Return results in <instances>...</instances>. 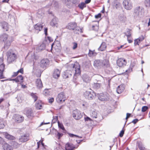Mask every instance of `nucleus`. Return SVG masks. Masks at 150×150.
I'll return each mask as SVG.
<instances>
[{
  "label": "nucleus",
  "instance_id": "f257e3e1",
  "mask_svg": "<svg viewBox=\"0 0 150 150\" xmlns=\"http://www.w3.org/2000/svg\"><path fill=\"white\" fill-rule=\"evenodd\" d=\"M71 67L72 68V71L69 70H66L63 73V77L65 79L70 78L71 77L72 74L73 73L74 74L73 81L75 83L78 84L76 79L77 76L80 74V66L78 63H76L71 64Z\"/></svg>",
  "mask_w": 150,
  "mask_h": 150
},
{
  "label": "nucleus",
  "instance_id": "f03ea898",
  "mask_svg": "<svg viewBox=\"0 0 150 150\" xmlns=\"http://www.w3.org/2000/svg\"><path fill=\"white\" fill-rule=\"evenodd\" d=\"M13 40V38L12 37L9 36L6 33H4L0 35V41L4 42V47L6 50L10 46Z\"/></svg>",
  "mask_w": 150,
  "mask_h": 150
},
{
  "label": "nucleus",
  "instance_id": "7ed1b4c3",
  "mask_svg": "<svg viewBox=\"0 0 150 150\" xmlns=\"http://www.w3.org/2000/svg\"><path fill=\"white\" fill-rule=\"evenodd\" d=\"M144 10L139 6L137 7L134 9V16L136 18H139L142 17L144 15Z\"/></svg>",
  "mask_w": 150,
  "mask_h": 150
},
{
  "label": "nucleus",
  "instance_id": "20e7f679",
  "mask_svg": "<svg viewBox=\"0 0 150 150\" xmlns=\"http://www.w3.org/2000/svg\"><path fill=\"white\" fill-rule=\"evenodd\" d=\"M8 62L10 63L13 62L17 58L16 55L12 51H8L7 53Z\"/></svg>",
  "mask_w": 150,
  "mask_h": 150
},
{
  "label": "nucleus",
  "instance_id": "39448f33",
  "mask_svg": "<svg viewBox=\"0 0 150 150\" xmlns=\"http://www.w3.org/2000/svg\"><path fill=\"white\" fill-rule=\"evenodd\" d=\"M123 4L124 8L127 10H130L133 7L132 4L130 0H124Z\"/></svg>",
  "mask_w": 150,
  "mask_h": 150
},
{
  "label": "nucleus",
  "instance_id": "423d86ee",
  "mask_svg": "<svg viewBox=\"0 0 150 150\" xmlns=\"http://www.w3.org/2000/svg\"><path fill=\"white\" fill-rule=\"evenodd\" d=\"M84 96L89 100H91L96 96V93L93 91H87L84 93Z\"/></svg>",
  "mask_w": 150,
  "mask_h": 150
},
{
  "label": "nucleus",
  "instance_id": "0eeeda50",
  "mask_svg": "<svg viewBox=\"0 0 150 150\" xmlns=\"http://www.w3.org/2000/svg\"><path fill=\"white\" fill-rule=\"evenodd\" d=\"M66 100L64 93L62 92L58 94L57 97L56 98V101L57 103H63Z\"/></svg>",
  "mask_w": 150,
  "mask_h": 150
},
{
  "label": "nucleus",
  "instance_id": "6e6552de",
  "mask_svg": "<svg viewBox=\"0 0 150 150\" xmlns=\"http://www.w3.org/2000/svg\"><path fill=\"white\" fill-rule=\"evenodd\" d=\"M4 67L5 65L3 63V59L0 58V79L4 78L3 72L4 69Z\"/></svg>",
  "mask_w": 150,
  "mask_h": 150
},
{
  "label": "nucleus",
  "instance_id": "1a4fd4ad",
  "mask_svg": "<svg viewBox=\"0 0 150 150\" xmlns=\"http://www.w3.org/2000/svg\"><path fill=\"white\" fill-rule=\"evenodd\" d=\"M73 117L76 120L79 119L82 117V115L79 110L76 109L73 111Z\"/></svg>",
  "mask_w": 150,
  "mask_h": 150
},
{
  "label": "nucleus",
  "instance_id": "9d476101",
  "mask_svg": "<svg viewBox=\"0 0 150 150\" xmlns=\"http://www.w3.org/2000/svg\"><path fill=\"white\" fill-rule=\"evenodd\" d=\"M98 98L102 101H107L109 99V96L106 94L100 93L98 95Z\"/></svg>",
  "mask_w": 150,
  "mask_h": 150
},
{
  "label": "nucleus",
  "instance_id": "9b49d317",
  "mask_svg": "<svg viewBox=\"0 0 150 150\" xmlns=\"http://www.w3.org/2000/svg\"><path fill=\"white\" fill-rule=\"evenodd\" d=\"M50 61L47 59H42L40 62V67L43 68H46L49 65Z\"/></svg>",
  "mask_w": 150,
  "mask_h": 150
},
{
  "label": "nucleus",
  "instance_id": "f8f14e48",
  "mask_svg": "<svg viewBox=\"0 0 150 150\" xmlns=\"http://www.w3.org/2000/svg\"><path fill=\"white\" fill-rule=\"evenodd\" d=\"M13 119L16 122L20 123L23 121L24 117L20 115H15L13 116Z\"/></svg>",
  "mask_w": 150,
  "mask_h": 150
},
{
  "label": "nucleus",
  "instance_id": "ddd939ff",
  "mask_svg": "<svg viewBox=\"0 0 150 150\" xmlns=\"http://www.w3.org/2000/svg\"><path fill=\"white\" fill-rule=\"evenodd\" d=\"M0 25L4 32L8 31L9 29V25L5 22H1Z\"/></svg>",
  "mask_w": 150,
  "mask_h": 150
},
{
  "label": "nucleus",
  "instance_id": "4468645a",
  "mask_svg": "<svg viewBox=\"0 0 150 150\" xmlns=\"http://www.w3.org/2000/svg\"><path fill=\"white\" fill-rule=\"evenodd\" d=\"M58 19L56 17H54L50 22V25L53 27H57L58 26Z\"/></svg>",
  "mask_w": 150,
  "mask_h": 150
},
{
  "label": "nucleus",
  "instance_id": "2eb2a0df",
  "mask_svg": "<svg viewBox=\"0 0 150 150\" xmlns=\"http://www.w3.org/2000/svg\"><path fill=\"white\" fill-rule=\"evenodd\" d=\"M117 63L119 67H122L125 65L127 62L125 59L120 58L117 60Z\"/></svg>",
  "mask_w": 150,
  "mask_h": 150
},
{
  "label": "nucleus",
  "instance_id": "dca6fc26",
  "mask_svg": "<svg viewBox=\"0 0 150 150\" xmlns=\"http://www.w3.org/2000/svg\"><path fill=\"white\" fill-rule=\"evenodd\" d=\"M102 63V67H106L111 70V68L110 67V65L109 64V61L107 59H104L101 61Z\"/></svg>",
  "mask_w": 150,
  "mask_h": 150
},
{
  "label": "nucleus",
  "instance_id": "f3484780",
  "mask_svg": "<svg viewBox=\"0 0 150 150\" xmlns=\"http://www.w3.org/2000/svg\"><path fill=\"white\" fill-rule=\"evenodd\" d=\"M77 26V24L75 22H71L69 23L67 28L70 30H74Z\"/></svg>",
  "mask_w": 150,
  "mask_h": 150
},
{
  "label": "nucleus",
  "instance_id": "a211bd4d",
  "mask_svg": "<svg viewBox=\"0 0 150 150\" xmlns=\"http://www.w3.org/2000/svg\"><path fill=\"white\" fill-rule=\"evenodd\" d=\"M102 64L101 61L100 60H96L94 62L93 65L95 67L100 69L102 67Z\"/></svg>",
  "mask_w": 150,
  "mask_h": 150
},
{
  "label": "nucleus",
  "instance_id": "6ab92c4d",
  "mask_svg": "<svg viewBox=\"0 0 150 150\" xmlns=\"http://www.w3.org/2000/svg\"><path fill=\"white\" fill-rule=\"evenodd\" d=\"M26 115L29 118H31L34 117V113L31 109H28L26 111Z\"/></svg>",
  "mask_w": 150,
  "mask_h": 150
},
{
  "label": "nucleus",
  "instance_id": "aec40b11",
  "mask_svg": "<svg viewBox=\"0 0 150 150\" xmlns=\"http://www.w3.org/2000/svg\"><path fill=\"white\" fill-rule=\"evenodd\" d=\"M60 74V71L57 69L54 70L53 74V77L55 79H57L59 77Z\"/></svg>",
  "mask_w": 150,
  "mask_h": 150
},
{
  "label": "nucleus",
  "instance_id": "412c9836",
  "mask_svg": "<svg viewBox=\"0 0 150 150\" xmlns=\"http://www.w3.org/2000/svg\"><path fill=\"white\" fill-rule=\"evenodd\" d=\"M43 25L42 24L38 23L34 25V29L35 30L36 32L38 33L40 31L43 27Z\"/></svg>",
  "mask_w": 150,
  "mask_h": 150
},
{
  "label": "nucleus",
  "instance_id": "4be33fe9",
  "mask_svg": "<svg viewBox=\"0 0 150 150\" xmlns=\"http://www.w3.org/2000/svg\"><path fill=\"white\" fill-rule=\"evenodd\" d=\"M28 139V137L26 135H24L21 136L19 138V141L22 142H26L27 141Z\"/></svg>",
  "mask_w": 150,
  "mask_h": 150
},
{
  "label": "nucleus",
  "instance_id": "5701e85b",
  "mask_svg": "<svg viewBox=\"0 0 150 150\" xmlns=\"http://www.w3.org/2000/svg\"><path fill=\"white\" fill-rule=\"evenodd\" d=\"M125 87L124 85H120L118 86L117 89V92L118 93H121L124 90Z\"/></svg>",
  "mask_w": 150,
  "mask_h": 150
},
{
  "label": "nucleus",
  "instance_id": "b1692460",
  "mask_svg": "<svg viewBox=\"0 0 150 150\" xmlns=\"http://www.w3.org/2000/svg\"><path fill=\"white\" fill-rule=\"evenodd\" d=\"M36 85L38 88H40L42 87V84L40 79H38L36 81Z\"/></svg>",
  "mask_w": 150,
  "mask_h": 150
},
{
  "label": "nucleus",
  "instance_id": "393cba45",
  "mask_svg": "<svg viewBox=\"0 0 150 150\" xmlns=\"http://www.w3.org/2000/svg\"><path fill=\"white\" fill-rule=\"evenodd\" d=\"M4 135L5 138L9 140H14L15 138L14 137L9 134L6 132H5Z\"/></svg>",
  "mask_w": 150,
  "mask_h": 150
},
{
  "label": "nucleus",
  "instance_id": "a878e982",
  "mask_svg": "<svg viewBox=\"0 0 150 150\" xmlns=\"http://www.w3.org/2000/svg\"><path fill=\"white\" fill-rule=\"evenodd\" d=\"M106 48V45L105 42H103L102 43L100 47L98 48L99 50L103 51L105 50Z\"/></svg>",
  "mask_w": 150,
  "mask_h": 150
},
{
  "label": "nucleus",
  "instance_id": "bb28decb",
  "mask_svg": "<svg viewBox=\"0 0 150 150\" xmlns=\"http://www.w3.org/2000/svg\"><path fill=\"white\" fill-rule=\"evenodd\" d=\"M3 147L4 150H13L11 146L7 143H4Z\"/></svg>",
  "mask_w": 150,
  "mask_h": 150
},
{
  "label": "nucleus",
  "instance_id": "cd10ccee",
  "mask_svg": "<svg viewBox=\"0 0 150 150\" xmlns=\"http://www.w3.org/2000/svg\"><path fill=\"white\" fill-rule=\"evenodd\" d=\"M23 78L21 75H20L18 76L16 78L13 79V80L15 81L16 82H22Z\"/></svg>",
  "mask_w": 150,
  "mask_h": 150
},
{
  "label": "nucleus",
  "instance_id": "c85d7f7f",
  "mask_svg": "<svg viewBox=\"0 0 150 150\" xmlns=\"http://www.w3.org/2000/svg\"><path fill=\"white\" fill-rule=\"evenodd\" d=\"M82 78L83 81L86 83L88 82L90 80V78L86 74L83 75Z\"/></svg>",
  "mask_w": 150,
  "mask_h": 150
},
{
  "label": "nucleus",
  "instance_id": "c756f323",
  "mask_svg": "<svg viewBox=\"0 0 150 150\" xmlns=\"http://www.w3.org/2000/svg\"><path fill=\"white\" fill-rule=\"evenodd\" d=\"M45 47V45L44 43H42L40 45L38 46L37 48V50L39 51H41L44 50Z\"/></svg>",
  "mask_w": 150,
  "mask_h": 150
},
{
  "label": "nucleus",
  "instance_id": "7c9ffc66",
  "mask_svg": "<svg viewBox=\"0 0 150 150\" xmlns=\"http://www.w3.org/2000/svg\"><path fill=\"white\" fill-rule=\"evenodd\" d=\"M5 122L3 119L0 118V129L3 128L5 126Z\"/></svg>",
  "mask_w": 150,
  "mask_h": 150
},
{
  "label": "nucleus",
  "instance_id": "2f4dec72",
  "mask_svg": "<svg viewBox=\"0 0 150 150\" xmlns=\"http://www.w3.org/2000/svg\"><path fill=\"white\" fill-rule=\"evenodd\" d=\"M75 28V30L74 31L75 33L79 34L83 32L81 29L80 28L76 26Z\"/></svg>",
  "mask_w": 150,
  "mask_h": 150
},
{
  "label": "nucleus",
  "instance_id": "473e14b6",
  "mask_svg": "<svg viewBox=\"0 0 150 150\" xmlns=\"http://www.w3.org/2000/svg\"><path fill=\"white\" fill-rule=\"evenodd\" d=\"M65 149L66 150H72L73 146L69 143H67L65 145Z\"/></svg>",
  "mask_w": 150,
  "mask_h": 150
},
{
  "label": "nucleus",
  "instance_id": "72a5a7b5",
  "mask_svg": "<svg viewBox=\"0 0 150 150\" xmlns=\"http://www.w3.org/2000/svg\"><path fill=\"white\" fill-rule=\"evenodd\" d=\"M91 116L93 118H96L97 117V113L95 111H92L91 114Z\"/></svg>",
  "mask_w": 150,
  "mask_h": 150
},
{
  "label": "nucleus",
  "instance_id": "f704fd0d",
  "mask_svg": "<svg viewBox=\"0 0 150 150\" xmlns=\"http://www.w3.org/2000/svg\"><path fill=\"white\" fill-rule=\"evenodd\" d=\"M120 20L123 22H125L126 20V17L123 15H121L119 17Z\"/></svg>",
  "mask_w": 150,
  "mask_h": 150
},
{
  "label": "nucleus",
  "instance_id": "c9c22d12",
  "mask_svg": "<svg viewBox=\"0 0 150 150\" xmlns=\"http://www.w3.org/2000/svg\"><path fill=\"white\" fill-rule=\"evenodd\" d=\"M78 7L81 9H83L84 7H86V5L85 3L83 2H81L78 5Z\"/></svg>",
  "mask_w": 150,
  "mask_h": 150
},
{
  "label": "nucleus",
  "instance_id": "e433bc0d",
  "mask_svg": "<svg viewBox=\"0 0 150 150\" xmlns=\"http://www.w3.org/2000/svg\"><path fill=\"white\" fill-rule=\"evenodd\" d=\"M131 30L129 29H128L127 32L126 33H125V35L127 36V38H129L131 35Z\"/></svg>",
  "mask_w": 150,
  "mask_h": 150
},
{
  "label": "nucleus",
  "instance_id": "4c0bfd02",
  "mask_svg": "<svg viewBox=\"0 0 150 150\" xmlns=\"http://www.w3.org/2000/svg\"><path fill=\"white\" fill-rule=\"evenodd\" d=\"M50 93L49 90L46 89L43 91V94L45 96H47L50 95Z\"/></svg>",
  "mask_w": 150,
  "mask_h": 150
},
{
  "label": "nucleus",
  "instance_id": "58836bf2",
  "mask_svg": "<svg viewBox=\"0 0 150 150\" xmlns=\"http://www.w3.org/2000/svg\"><path fill=\"white\" fill-rule=\"evenodd\" d=\"M11 145L15 148H17L19 146V145L16 142H12L11 143Z\"/></svg>",
  "mask_w": 150,
  "mask_h": 150
},
{
  "label": "nucleus",
  "instance_id": "ea45409f",
  "mask_svg": "<svg viewBox=\"0 0 150 150\" xmlns=\"http://www.w3.org/2000/svg\"><path fill=\"white\" fill-rule=\"evenodd\" d=\"M145 6L147 7H150V0H145L144 1Z\"/></svg>",
  "mask_w": 150,
  "mask_h": 150
},
{
  "label": "nucleus",
  "instance_id": "a19ab883",
  "mask_svg": "<svg viewBox=\"0 0 150 150\" xmlns=\"http://www.w3.org/2000/svg\"><path fill=\"white\" fill-rule=\"evenodd\" d=\"M58 124L59 127L63 130H65V129L62 123H60L59 121L58 122Z\"/></svg>",
  "mask_w": 150,
  "mask_h": 150
},
{
  "label": "nucleus",
  "instance_id": "79ce46f5",
  "mask_svg": "<svg viewBox=\"0 0 150 150\" xmlns=\"http://www.w3.org/2000/svg\"><path fill=\"white\" fill-rule=\"evenodd\" d=\"M32 58L33 59V70L32 72L33 73H34L35 72V67H34V63L35 62V61L34 60V59L35 60L36 59V57L34 55L33 56H32Z\"/></svg>",
  "mask_w": 150,
  "mask_h": 150
},
{
  "label": "nucleus",
  "instance_id": "37998d69",
  "mask_svg": "<svg viewBox=\"0 0 150 150\" xmlns=\"http://www.w3.org/2000/svg\"><path fill=\"white\" fill-rule=\"evenodd\" d=\"M31 95L32 96V97L33 98L35 102L37 100L38 97L37 96L35 95V93H32L31 94Z\"/></svg>",
  "mask_w": 150,
  "mask_h": 150
},
{
  "label": "nucleus",
  "instance_id": "c03bdc74",
  "mask_svg": "<svg viewBox=\"0 0 150 150\" xmlns=\"http://www.w3.org/2000/svg\"><path fill=\"white\" fill-rule=\"evenodd\" d=\"M101 86V83H95L94 84V86L96 88H99Z\"/></svg>",
  "mask_w": 150,
  "mask_h": 150
},
{
  "label": "nucleus",
  "instance_id": "a18cd8bd",
  "mask_svg": "<svg viewBox=\"0 0 150 150\" xmlns=\"http://www.w3.org/2000/svg\"><path fill=\"white\" fill-rule=\"evenodd\" d=\"M138 147L140 150H143L145 148L141 142L138 143Z\"/></svg>",
  "mask_w": 150,
  "mask_h": 150
},
{
  "label": "nucleus",
  "instance_id": "49530a36",
  "mask_svg": "<svg viewBox=\"0 0 150 150\" xmlns=\"http://www.w3.org/2000/svg\"><path fill=\"white\" fill-rule=\"evenodd\" d=\"M35 107L38 110L40 109L42 107V105L40 104H36Z\"/></svg>",
  "mask_w": 150,
  "mask_h": 150
},
{
  "label": "nucleus",
  "instance_id": "de8ad7c7",
  "mask_svg": "<svg viewBox=\"0 0 150 150\" xmlns=\"http://www.w3.org/2000/svg\"><path fill=\"white\" fill-rule=\"evenodd\" d=\"M134 64H133L132 63H131L130 65V67L131 69H129V70H126V72L128 73L130 72L131 71H132V68L134 67Z\"/></svg>",
  "mask_w": 150,
  "mask_h": 150
},
{
  "label": "nucleus",
  "instance_id": "09e8293b",
  "mask_svg": "<svg viewBox=\"0 0 150 150\" xmlns=\"http://www.w3.org/2000/svg\"><path fill=\"white\" fill-rule=\"evenodd\" d=\"M68 134L69 136L71 137H78L79 138H82L81 137H79L77 135L74 134H71V133H68Z\"/></svg>",
  "mask_w": 150,
  "mask_h": 150
},
{
  "label": "nucleus",
  "instance_id": "8fccbe9b",
  "mask_svg": "<svg viewBox=\"0 0 150 150\" xmlns=\"http://www.w3.org/2000/svg\"><path fill=\"white\" fill-rule=\"evenodd\" d=\"M148 109V107L145 106H144L142 108V112H144L146 111Z\"/></svg>",
  "mask_w": 150,
  "mask_h": 150
},
{
  "label": "nucleus",
  "instance_id": "3c124183",
  "mask_svg": "<svg viewBox=\"0 0 150 150\" xmlns=\"http://www.w3.org/2000/svg\"><path fill=\"white\" fill-rule=\"evenodd\" d=\"M58 120V117L55 116L53 117V118L52 120V122L53 123H56L57 121Z\"/></svg>",
  "mask_w": 150,
  "mask_h": 150
},
{
  "label": "nucleus",
  "instance_id": "603ef678",
  "mask_svg": "<svg viewBox=\"0 0 150 150\" xmlns=\"http://www.w3.org/2000/svg\"><path fill=\"white\" fill-rule=\"evenodd\" d=\"M92 28L93 30L95 31H97L98 29V27L96 25H93L92 26Z\"/></svg>",
  "mask_w": 150,
  "mask_h": 150
},
{
  "label": "nucleus",
  "instance_id": "864d4df0",
  "mask_svg": "<svg viewBox=\"0 0 150 150\" xmlns=\"http://www.w3.org/2000/svg\"><path fill=\"white\" fill-rule=\"evenodd\" d=\"M144 37L143 35H142L139 38H137V39H138L139 41L140 42L144 39Z\"/></svg>",
  "mask_w": 150,
  "mask_h": 150
},
{
  "label": "nucleus",
  "instance_id": "5fc2aeb1",
  "mask_svg": "<svg viewBox=\"0 0 150 150\" xmlns=\"http://www.w3.org/2000/svg\"><path fill=\"white\" fill-rule=\"evenodd\" d=\"M140 43V42L139 41L138 39H137L134 40V45H139Z\"/></svg>",
  "mask_w": 150,
  "mask_h": 150
},
{
  "label": "nucleus",
  "instance_id": "6e6d98bb",
  "mask_svg": "<svg viewBox=\"0 0 150 150\" xmlns=\"http://www.w3.org/2000/svg\"><path fill=\"white\" fill-rule=\"evenodd\" d=\"M73 46L72 47V48L73 50H75L76 49L77 47V44L76 42H74L73 43Z\"/></svg>",
  "mask_w": 150,
  "mask_h": 150
},
{
  "label": "nucleus",
  "instance_id": "4d7b16f0",
  "mask_svg": "<svg viewBox=\"0 0 150 150\" xmlns=\"http://www.w3.org/2000/svg\"><path fill=\"white\" fill-rule=\"evenodd\" d=\"M124 133V130H122L120 132L119 134V136L120 137H122Z\"/></svg>",
  "mask_w": 150,
  "mask_h": 150
},
{
  "label": "nucleus",
  "instance_id": "13d9d810",
  "mask_svg": "<svg viewBox=\"0 0 150 150\" xmlns=\"http://www.w3.org/2000/svg\"><path fill=\"white\" fill-rule=\"evenodd\" d=\"M63 135V134L62 133H60L59 132H57V137H58V138L59 139Z\"/></svg>",
  "mask_w": 150,
  "mask_h": 150
},
{
  "label": "nucleus",
  "instance_id": "bf43d9fd",
  "mask_svg": "<svg viewBox=\"0 0 150 150\" xmlns=\"http://www.w3.org/2000/svg\"><path fill=\"white\" fill-rule=\"evenodd\" d=\"M49 102L50 103H52L54 101V98H51L48 99Z\"/></svg>",
  "mask_w": 150,
  "mask_h": 150
},
{
  "label": "nucleus",
  "instance_id": "052dcab7",
  "mask_svg": "<svg viewBox=\"0 0 150 150\" xmlns=\"http://www.w3.org/2000/svg\"><path fill=\"white\" fill-rule=\"evenodd\" d=\"M93 54V52L92 51L89 50V52L88 54V55L90 57L92 56Z\"/></svg>",
  "mask_w": 150,
  "mask_h": 150
},
{
  "label": "nucleus",
  "instance_id": "680f3d73",
  "mask_svg": "<svg viewBox=\"0 0 150 150\" xmlns=\"http://www.w3.org/2000/svg\"><path fill=\"white\" fill-rule=\"evenodd\" d=\"M101 13H99L98 14L96 15L95 16V18L96 19H98L99 18H100L101 16Z\"/></svg>",
  "mask_w": 150,
  "mask_h": 150
},
{
  "label": "nucleus",
  "instance_id": "e2e57ef3",
  "mask_svg": "<svg viewBox=\"0 0 150 150\" xmlns=\"http://www.w3.org/2000/svg\"><path fill=\"white\" fill-rule=\"evenodd\" d=\"M17 72L18 73H20L21 74H23V68H21L19 69L18 71Z\"/></svg>",
  "mask_w": 150,
  "mask_h": 150
},
{
  "label": "nucleus",
  "instance_id": "0e129e2a",
  "mask_svg": "<svg viewBox=\"0 0 150 150\" xmlns=\"http://www.w3.org/2000/svg\"><path fill=\"white\" fill-rule=\"evenodd\" d=\"M138 120L137 119H134L132 122L134 124H135L138 121Z\"/></svg>",
  "mask_w": 150,
  "mask_h": 150
},
{
  "label": "nucleus",
  "instance_id": "69168bd1",
  "mask_svg": "<svg viewBox=\"0 0 150 150\" xmlns=\"http://www.w3.org/2000/svg\"><path fill=\"white\" fill-rule=\"evenodd\" d=\"M85 121H91V119L88 117H87L85 118Z\"/></svg>",
  "mask_w": 150,
  "mask_h": 150
},
{
  "label": "nucleus",
  "instance_id": "338daca9",
  "mask_svg": "<svg viewBox=\"0 0 150 150\" xmlns=\"http://www.w3.org/2000/svg\"><path fill=\"white\" fill-rule=\"evenodd\" d=\"M47 38L50 42H52L53 41V40L50 37H47Z\"/></svg>",
  "mask_w": 150,
  "mask_h": 150
},
{
  "label": "nucleus",
  "instance_id": "774afa93",
  "mask_svg": "<svg viewBox=\"0 0 150 150\" xmlns=\"http://www.w3.org/2000/svg\"><path fill=\"white\" fill-rule=\"evenodd\" d=\"M131 115V114L129 113H127L126 115V119L127 120L128 118Z\"/></svg>",
  "mask_w": 150,
  "mask_h": 150
}]
</instances>
